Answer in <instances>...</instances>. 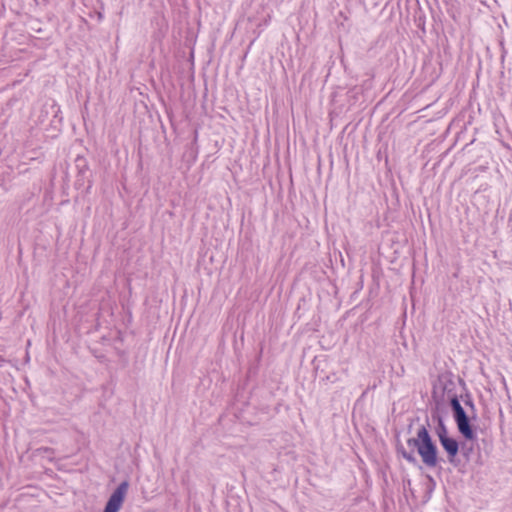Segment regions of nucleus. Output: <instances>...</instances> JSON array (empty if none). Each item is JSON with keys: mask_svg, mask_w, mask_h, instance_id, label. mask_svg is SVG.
I'll use <instances>...</instances> for the list:
<instances>
[{"mask_svg": "<svg viewBox=\"0 0 512 512\" xmlns=\"http://www.w3.org/2000/svg\"><path fill=\"white\" fill-rule=\"evenodd\" d=\"M451 407L454 411V418L459 432L466 439L472 440L475 438L473 429L469 424V419L465 414L464 408L457 398L451 400Z\"/></svg>", "mask_w": 512, "mask_h": 512, "instance_id": "obj_2", "label": "nucleus"}, {"mask_svg": "<svg viewBox=\"0 0 512 512\" xmlns=\"http://www.w3.org/2000/svg\"><path fill=\"white\" fill-rule=\"evenodd\" d=\"M408 446L416 448L422 462L427 467H436L439 462L438 448L431 439L425 426L417 430L416 436L408 439Z\"/></svg>", "mask_w": 512, "mask_h": 512, "instance_id": "obj_1", "label": "nucleus"}, {"mask_svg": "<svg viewBox=\"0 0 512 512\" xmlns=\"http://www.w3.org/2000/svg\"><path fill=\"white\" fill-rule=\"evenodd\" d=\"M128 483L123 482L111 494L103 512H118L127 495Z\"/></svg>", "mask_w": 512, "mask_h": 512, "instance_id": "obj_3", "label": "nucleus"}, {"mask_svg": "<svg viewBox=\"0 0 512 512\" xmlns=\"http://www.w3.org/2000/svg\"><path fill=\"white\" fill-rule=\"evenodd\" d=\"M439 441L450 459H454L458 452L457 440L442 434L439 435Z\"/></svg>", "mask_w": 512, "mask_h": 512, "instance_id": "obj_4", "label": "nucleus"}, {"mask_svg": "<svg viewBox=\"0 0 512 512\" xmlns=\"http://www.w3.org/2000/svg\"><path fill=\"white\" fill-rule=\"evenodd\" d=\"M403 456H404V458H405L406 460H408V461H414V458L412 457V455H411V454H408V452H405V451H404V452H403Z\"/></svg>", "mask_w": 512, "mask_h": 512, "instance_id": "obj_5", "label": "nucleus"}]
</instances>
